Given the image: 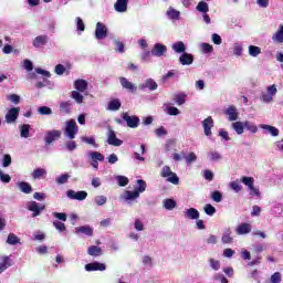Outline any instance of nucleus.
Listing matches in <instances>:
<instances>
[{
	"mask_svg": "<svg viewBox=\"0 0 283 283\" xmlns=\"http://www.w3.org/2000/svg\"><path fill=\"white\" fill-rule=\"evenodd\" d=\"M137 185H139V187L134 191L126 190L124 192L125 200H136V198H140V193L147 189V182H145L143 179L137 180Z\"/></svg>",
	"mask_w": 283,
	"mask_h": 283,
	"instance_id": "nucleus-1",
	"label": "nucleus"
},
{
	"mask_svg": "<svg viewBox=\"0 0 283 283\" xmlns=\"http://www.w3.org/2000/svg\"><path fill=\"white\" fill-rule=\"evenodd\" d=\"M161 178H168V182H171L172 185H179L180 178H178V175L176 172L171 171V168L169 166H164L160 172Z\"/></svg>",
	"mask_w": 283,
	"mask_h": 283,
	"instance_id": "nucleus-2",
	"label": "nucleus"
},
{
	"mask_svg": "<svg viewBox=\"0 0 283 283\" xmlns=\"http://www.w3.org/2000/svg\"><path fill=\"white\" fill-rule=\"evenodd\" d=\"M122 118L126 122L127 127H130V129H136V127L140 125V118L136 115L129 116V113H123Z\"/></svg>",
	"mask_w": 283,
	"mask_h": 283,
	"instance_id": "nucleus-3",
	"label": "nucleus"
},
{
	"mask_svg": "<svg viewBox=\"0 0 283 283\" xmlns=\"http://www.w3.org/2000/svg\"><path fill=\"white\" fill-rule=\"evenodd\" d=\"M76 134H78V126L74 119H71L66 123L65 135L71 140H74V138H76Z\"/></svg>",
	"mask_w": 283,
	"mask_h": 283,
	"instance_id": "nucleus-4",
	"label": "nucleus"
},
{
	"mask_svg": "<svg viewBox=\"0 0 283 283\" xmlns=\"http://www.w3.org/2000/svg\"><path fill=\"white\" fill-rule=\"evenodd\" d=\"M61 136H62L61 130L53 129V130L46 132L44 136L45 145H52V143L59 140Z\"/></svg>",
	"mask_w": 283,
	"mask_h": 283,
	"instance_id": "nucleus-5",
	"label": "nucleus"
},
{
	"mask_svg": "<svg viewBox=\"0 0 283 283\" xmlns=\"http://www.w3.org/2000/svg\"><path fill=\"white\" fill-rule=\"evenodd\" d=\"M95 38L98 41H103V39H107V27L103 22L96 23Z\"/></svg>",
	"mask_w": 283,
	"mask_h": 283,
	"instance_id": "nucleus-6",
	"label": "nucleus"
},
{
	"mask_svg": "<svg viewBox=\"0 0 283 283\" xmlns=\"http://www.w3.org/2000/svg\"><path fill=\"white\" fill-rule=\"evenodd\" d=\"M28 210L32 211V218L41 216V211H45V205H39L36 201H31L28 205Z\"/></svg>",
	"mask_w": 283,
	"mask_h": 283,
	"instance_id": "nucleus-7",
	"label": "nucleus"
},
{
	"mask_svg": "<svg viewBox=\"0 0 283 283\" xmlns=\"http://www.w3.org/2000/svg\"><path fill=\"white\" fill-rule=\"evenodd\" d=\"M21 112L20 107H12L6 114V123L12 124L17 123V118H19V113Z\"/></svg>",
	"mask_w": 283,
	"mask_h": 283,
	"instance_id": "nucleus-8",
	"label": "nucleus"
},
{
	"mask_svg": "<svg viewBox=\"0 0 283 283\" xmlns=\"http://www.w3.org/2000/svg\"><path fill=\"white\" fill-rule=\"evenodd\" d=\"M202 127H203V133L205 136H212L211 129H213V117L208 116L203 122H202Z\"/></svg>",
	"mask_w": 283,
	"mask_h": 283,
	"instance_id": "nucleus-9",
	"label": "nucleus"
},
{
	"mask_svg": "<svg viewBox=\"0 0 283 283\" xmlns=\"http://www.w3.org/2000/svg\"><path fill=\"white\" fill-rule=\"evenodd\" d=\"M167 54V45L161 43H156L151 50L153 56H165Z\"/></svg>",
	"mask_w": 283,
	"mask_h": 283,
	"instance_id": "nucleus-10",
	"label": "nucleus"
},
{
	"mask_svg": "<svg viewBox=\"0 0 283 283\" xmlns=\"http://www.w3.org/2000/svg\"><path fill=\"white\" fill-rule=\"evenodd\" d=\"M12 266V259L8 255H0V275Z\"/></svg>",
	"mask_w": 283,
	"mask_h": 283,
	"instance_id": "nucleus-11",
	"label": "nucleus"
},
{
	"mask_svg": "<svg viewBox=\"0 0 283 283\" xmlns=\"http://www.w3.org/2000/svg\"><path fill=\"white\" fill-rule=\"evenodd\" d=\"M67 198L71 200H85L87 198V192L86 191H74V190H69L66 192Z\"/></svg>",
	"mask_w": 283,
	"mask_h": 283,
	"instance_id": "nucleus-12",
	"label": "nucleus"
},
{
	"mask_svg": "<svg viewBox=\"0 0 283 283\" xmlns=\"http://www.w3.org/2000/svg\"><path fill=\"white\" fill-rule=\"evenodd\" d=\"M107 143L108 145H113V147H120V145H123V140L116 137V132H114L113 129L108 130Z\"/></svg>",
	"mask_w": 283,
	"mask_h": 283,
	"instance_id": "nucleus-13",
	"label": "nucleus"
},
{
	"mask_svg": "<svg viewBox=\"0 0 283 283\" xmlns=\"http://www.w3.org/2000/svg\"><path fill=\"white\" fill-rule=\"evenodd\" d=\"M107 265L105 263L101 262H93L85 265V271L92 272V271H106Z\"/></svg>",
	"mask_w": 283,
	"mask_h": 283,
	"instance_id": "nucleus-14",
	"label": "nucleus"
},
{
	"mask_svg": "<svg viewBox=\"0 0 283 283\" xmlns=\"http://www.w3.org/2000/svg\"><path fill=\"white\" fill-rule=\"evenodd\" d=\"M139 90H149L150 92H154L158 90V83L153 78H148L144 84L139 85Z\"/></svg>",
	"mask_w": 283,
	"mask_h": 283,
	"instance_id": "nucleus-15",
	"label": "nucleus"
},
{
	"mask_svg": "<svg viewBox=\"0 0 283 283\" xmlns=\"http://www.w3.org/2000/svg\"><path fill=\"white\" fill-rule=\"evenodd\" d=\"M224 115L228 116L230 122L233 120H238V108H235V106H229L226 111H224Z\"/></svg>",
	"mask_w": 283,
	"mask_h": 283,
	"instance_id": "nucleus-16",
	"label": "nucleus"
},
{
	"mask_svg": "<svg viewBox=\"0 0 283 283\" xmlns=\"http://www.w3.org/2000/svg\"><path fill=\"white\" fill-rule=\"evenodd\" d=\"M119 83L124 90H128V92H136L137 87L134 83L129 82L127 77H119Z\"/></svg>",
	"mask_w": 283,
	"mask_h": 283,
	"instance_id": "nucleus-17",
	"label": "nucleus"
},
{
	"mask_svg": "<svg viewBox=\"0 0 283 283\" xmlns=\"http://www.w3.org/2000/svg\"><path fill=\"white\" fill-rule=\"evenodd\" d=\"M251 224L243 222L237 227V234L238 235H247V233H251Z\"/></svg>",
	"mask_w": 283,
	"mask_h": 283,
	"instance_id": "nucleus-18",
	"label": "nucleus"
},
{
	"mask_svg": "<svg viewBox=\"0 0 283 283\" xmlns=\"http://www.w3.org/2000/svg\"><path fill=\"white\" fill-rule=\"evenodd\" d=\"M181 65H191L193 63V55L191 53H182L179 57Z\"/></svg>",
	"mask_w": 283,
	"mask_h": 283,
	"instance_id": "nucleus-19",
	"label": "nucleus"
},
{
	"mask_svg": "<svg viewBox=\"0 0 283 283\" xmlns=\"http://www.w3.org/2000/svg\"><path fill=\"white\" fill-rule=\"evenodd\" d=\"M129 0H117L114 4L116 12H127Z\"/></svg>",
	"mask_w": 283,
	"mask_h": 283,
	"instance_id": "nucleus-20",
	"label": "nucleus"
},
{
	"mask_svg": "<svg viewBox=\"0 0 283 283\" xmlns=\"http://www.w3.org/2000/svg\"><path fill=\"white\" fill-rule=\"evenodd\" d=\"M87 253L92 256V258H101V255H103V249L98 245H91L87 249Z\"/></svg>",
	"mask_w": 283,
	"mask_h": 283,
	"instance_id": "nucleus-21",
	"label": "nucleus"
},
{
	"mask_svg": "<svg viewBox=\"0 0 283 283\" xmlns=\"http://www.w3.org/2000/svg\"><path fill=\"white\" fill-rule=\"evenodd\" d=\"M185 218H188L189 220H198V218H200V212L196 208H189L185 212Z\"/></svg>",
	"mask_w": 283,
	"mask_h": 283,
	"instance_id": "nucleus-22",
	"label": "nucleus"
},
{
	"mask_svg": "<svg viewBox=\"0 0 283 283\" xmlns=\"http://www.w3.org/2000/svg\"><path fill=\"white\" fill-rule=\"evenodd\" d=\"M48 44V35H38L33 40V46L34 48H43V45Z\"/></svg>",
	"mask_w": 283,
	"mask_h": 283,
	"instance_id": "nucleus-23",
	"label": "nucleus"
},
{
	"mask_svg": "<svg viewBox=\"0 0 283 283\" xmlns=\"http://www.w3.org/2000/svg\"><path fill=\"white\" fill-rule=\"evenodd\" d=\"M172 50L177 54H185V52L187 51V46H185V42L178 41V42L172 44Z\"/></svg>",
	"mask_w": 283,
	"mask_h": 283,
	"instance_id": "nucleus-24",
	"label": "nucleus"
},
{
	"mask_svg": "<svg viewBox=\"0 0 283 283\" xmlns=\"http://www.w3.org/2000/svg\"><path fill=\"white\" fill-rule=\"evenodd\" d=\"M272 41H274V43H283V23L279 25L277 31L272 36Z\"/></svg>",
	"mask_w": 283,
	"mask_h": 283,
	"instance_id": "nucleus-25",
	"label": "nucleus"
},
{
	"mask_svg": "<svg viewBox=\"0 0 283 283\" xmlns=\"http://www.w3.org/2000/svg\"><path fill=\"white\" fill-rule=\"evenodd\" d=\"M76 233H84V235L92 237L94 235V229L90 226H82L76 228Z\"/></svg>",
	"mask_w": 283,
	"mask_h": 283,
	"instance_id": "nucleus-26",
	"label": "nucleus"
},
{
	"mask_svg": "<svg viewBox=\"0 0 283 283\" xmlns=\"http://www.w3.org/2000/svg\"><path fill=\"white\" fill-rule=\"evenodd\" d=\"M74 88L78 92H85L87 90V81L85 80H76L74 82Z\"/></svg>",
	"mask_w": 283,
	"mask_h": 283,
	"instance_id": "nucleus-27",
	"label": "nucleus"
},
{
	"mask_svg": "<svg viewBox=\"0 0 283 283\" xmlns=\"http://www.w3.org/2000/svg\"><path fill=\"white\" fill-rule=\"evenodd\" d=\"M18 187L22 193H32V186L25 181H19Z\"/></svg>",
	"mask_w": 283,
	"mask_h": 283,
	"instance_id": "nucleus-28",
	"label": "nucleus"
},
{
	"mask_svg": "<svg viewBox=\"0 0 283 283\" xmlns=\"http://www.w3.org/2000/svg\"><path fill=\"white\" fill-rule=\"evenodd\" d=\"M45 176H48V170H45L44 168H36L32 172V178H34L35 180L45 178Z\"/></svg>",
	"mask_w": 283,
	"mask_h": 283,
	"instance_id": "nucleus-29",
	"label": "nucleus"
},
{
	"mask_svg": "<svg viewBox=\"0 0 283 283\" xmlns=\"http://www.w3.org/2000/svg\"><path fill=\"white\" fill-rule=\"evenodd\" d=\"M167 17L170 18L172 21H178V19H180V11L174 9L172 7H170L167 10Z\"/></svg>",
	"mask_w": 283,
	"mask_h": 283,
	"instance_id": "nucleus-30",
	"label": "nucleus"
},
{
	"mask_svg": "<svg viewBox=\"0 0 283 283\" xmlns=\"http://www.w3.org/2000/svg\"><path fill=\"white\" fill-rule=\"evenodd\" d=\"M260 127L261 129H266L271 134V136H280V129L274 126L262 124Z\"/></svg>",
	"mask_w": 283,
	"mask_h": 283,
	"instance_id": "nucleus-31",
	"label": "nucleus"
},
{
	"mask_svg": "<svg viewBox=\"0 0 283 283\" xmlns=\"http://www.w3.org/2000/svg\"><path fill=\"white\" fill-rule=\"evenodd\" d=\"M60 112L62 114H70V112H72V102L60 103Z\"/></svg>",
	"mask_w": 283,
	"mask_h": 283,
	"instance_id": "nucleus-32",
	"label": "nucleus"
},
{
	"mask_svg": "<svg viewBox=\"0 0 283 283\" xmlns=\"http://www.w3.org/2000/svg\"><path fill=\"white\" fill-rule=\"evenodd\" d=\"M120 101L119 99H112L108 103L107 109H109L111 112H118V109H120Z\"/></svg>",
	"mask_w": 283,
	"mask_h": 283,
	"instance_id": "nucleus-33",
	"label": "nucleus"
},
{
	"mask_svg": "<svg viewBox=\"0 0 283 283\" xmlns=\"http://www.w3.org/2000/svg\"><path fill=\"white\" fill-rule=\"evenodd\" d=\"M197 12H201L202 14L209 12V3L205 2V1H200L198 2L197 7H196Z\"/></svg>",
	"mask_w": 283,
	"mask_h": 283,
	"instance_id": "nucleus-34",
	"label": "nucleus"
},
{
	"mask_svg": "<svg viewBox=\"0 0 283 283\" xmlns=\"http://www.w3.org/2000/svg\"><path fill=\"white\" fill-rule=\"evenodd\" d=\"M241 182L245 185L249 189H253V185H255V179L253 177H242Z\"/></svg>",
	"mask_w": 283,
	"mask_h": 283,
	"instance_id": "nucleus-35",
	"label": "nucleus"
},
{
	"mask_svg": "<svg viewBox=\"0 0 283 283\" xmlns=\"http://www.w3.org/2000/svg\"><path fill=\"white\" fill-rule=\"evenodd\" d=\"M21 138H30V124H24L20 127Z\"/></svg>",
	"mask_w": 283,
	"mask_h": 283,
	"instance_id": "nucleus-36",
	"label": "nucleus"
},
{
	"mask_svg": "<svg viewBox=\"0 0 283 283\" xmlns=\"http://www.w3.org/2000/svg\"><path fill=\"white\" fill-rule=\"evenodd\" d=\"M19 242H21V239H19V237H17V234L9 233V235L7 238V244H11L12 247H14V244H19Z\"/></svg>",
	"mask_w": 283,
	"mask_h": 283,
	"instance_id": "nucleus-37",
	"label": "nucleus"
},
{
	"mask_svg": "<svg viewBox=\"0 0 283 283\" xmlns=\"http://www.w3.org/2000/svg\"><path fill=\"white\" fill-rule=\"evenodd\" d=\"M232 129H234V132L239 135L244 134V123L242 122L232 123Z\"/></svg>",
	"mask_w": 283,
	"mask_h": 283,
	"instance_id": "nucleus-38",
	"label": "nucleus"
},
{
	"mask_svg": "<svg viewBox=\"0 0 283 283\" xmlns=\"http://www.w3.org/2000/svg\"><path fill=\"white\" fill-rule=\"evenodd\" d=\"M248 50H249L250 56L255 57V56H259V54H262V49L256 45H250Z\"/></svg>",
	"mask_w": 283,
	"mask_h": 283,
	"instance_id": "nucleus-39",
	"label": "nucleus"
},
{
	"mask_svg": "<svg viewBox=\"0 0 283 283\" xmlns=\"http://www.w3.org/2000/svg\"><path fill=\"white\" fill-rule=\"evenodd\" d=\"M71 98H73L78 105H81V103L84 101L83 95L80 94L78 91L71 92Z\"/></svg>",
	"mask_w": 283,
	"mask_h": 283,
	"instance_id": "nucleus-40",
	"label": "nucleus"
},
{
	"mask_svg": "<svg viewBox=\"0 0 283 283\" xmlns=\"http://www.w3.org/2000/svg\"><path fill=\"white\" fill-rule=\"evenodd\" d=\"M244 129H248V132H251V134L258 133V126L251 122H244L243 123Z\"/></svg>",
	"mask_w": 283,
	"mask_h": 283,
	"instance_id": "nucleus-41",
	"label": "nucleus"
},
{
	"mask_svg": "<svg viewBox=\"0 0 283 283\" xmlns=\"http://www.w3.org/2000/svg\"><path fill=\"white\" fill-rule=\"evenodd\" d=\"M116 180L119 187H127V185H129V179L125 176L119 175L116 177Z\"/></svg>",
	"mask_w": 283,
	"mask_h": 283,
	"instance_id": "nucleus-42",
	"label": "nucleus"
},
{
	"mask_svg": "<svg viewBox=\"0 0 283 283\" xmlns=\"http://www.w3.org/2000/svg\"><path fill=\"white\" fill-rule=\"evenodd\" d=\"M164 207L168 211H171V209H176V200H174V199H166L164 201Z\"/></svg>",
	"mask_w": 283,
	"mask_h": 283,
	"instance_id": "nucleus-43",
	"label": "nucleus"
},
{
	"mask_svg": "<svg viewBox=\"0 0 283 283\" xmlns=\"http://www.w3.org/2000/svg\"><path fill=\"white\" fill-rule=\"evenodd\" d=\"M91 158L92 160H95L98 163H103V160H105V156L98 151L91 153Z\"/></svg>",
	"mask_w": 283,
	"mask_h": 283,
	"instance_id": "nucleus-44",
	"label": "nucleus"
},
{
	"mask_svg": "<svg viewBox=\"0 0 283 283\" xmlns=\"http://www.w3.org/2000/svg\"><path fill=\"white\" fill-rule=\"evenodd\" d=\"M39 114H41V116H50L52 115V108L48 107V106H41L38 108Z\"/></svg>",
	"mask_w": 283,
	"mask_h": 283,
	"instance_id": "nucleus-45",
	"label": "nucleus"
},
{
	"mask_svg": "<svg viewBox=\"0 0 283 283\" xmlns=\"http://www.w3.org/2000/svg\"><path fill=\"white\" fill-rule=\"evenodd\" d=\"M67 180H70V175L64 174V175L59 176L55 179V182H57V185H65V182H67Z\"/></svg>",
	"mask_w": 283,
	"mask_h": 283,
	"instance_id": "nucleus-46",
	"label": "nucleus"
},
{
	"mask_svg": "<svg viewBox=\"0 0 283 283\" xmlns=\"http://www.w3.org/2000/svg\"><path fill=\"white\" fill-rule=\"evenodd\" d=\"M116 52H119V54H123L125 52V43L114 40Z\"/></svg>",
	"mask_w": 283,
	"mask_h": 283,
	"instance_id": "nucleus-47",
	"label": "nucleus"
},
{
	"mask_svg": "<svg viewBox=\"0 0 283 283\" xmlns=\"http://www.w3.org/2000/svg\"><path fill=\"white\" fill-rule=\"evenodd\" d=\"M53 218L61 220L62 222H67V213L65 212H53Z\"/></svg>",
	"mask_w": 283,
	"mask_h": 283,
	"instance_id": "nucleus-48",
	"label": "nucleus"
},
{
	"mask_svg": "<svg viewBox=\"0 0 283 283\" xmlns=\"http://www.w3.org/2000/svg\"><path fill=\"white\" fill-rule=\"evenodd\" d=\"M211 199L214 201V202H222V192L218 191V190H214L212 193H211Z\"/></svg>",
	"mask_w": 283,
	"mask_h": 283,
	"instance_id": "nucleus-49",
	"label": "nucleus"
},
{
	"mask_svg": "<svg viewBox=\"0 0 283 283\" xmlns=\"http://www.w3.org/2000/svg\"><path fill=\"white\" fill-rule=\"evenodd\" d=\"M107 203V197L105 196H97L95 198V205H97V207H103V205Z\"/></svg>",
	"mask_w": 283,
	"mask_h": 283,
	"instance_id": "nucleus-50",
	"label": "nucleus"
},
{
	"mask_svg": "<svg viewBox=\"0 0 283 283\" xmlns=\"http://www.w3.org/2000/svg\"><path fill=\"white\" fill-rule=\"evenodd\" d=\"M223 244H231L233 242V238L231 237V232H226L221 238Z\"/></svg>",
	"mask_w": 283,
	"mask_h": 283,
	"instance_id": "nucleus-51",
	"label": "nucleus"
},
{
	"mask_svg": "<svg viewBox=\"0 0 283 283\" xmlns=\"http://www.w3.org/2000/svg\"><path fill=\"white\" fill-rule=\"evenodd\" d=\"M203 209L207 216H213L216 213V207H213L211 203L206 205Z\"/></svg>",
	"mask_w": 283,
	"mask_h": 283,
	"instance_id": "nucleus-52",
	"label": "nucleus"
},
{
	"mask_svg": "<svg viewBox=\"0 0 283 283\" xmlns=\"http://www.w3.org/2000/svg\"><path fill=\"white\" fill-rule=\"evenodd\" d=\"M53 227H55V229L57 230V231H60L61 233H63V231H65V223H63V222H61V221H59V220H55V221H53Z\"/></svg>",
	"mask_w": 283,
	"mask_h": 283,
	"instance_id": "nucleus-53",
	"label": "nucleus"
},
{
	"mask_svg": "<svg viewBox=\"0 0 283 283\" xmlns=\"http://www.w3.org/2000/svg\"><path fill=\"white\" fill-rule=\"evenodd\" d=\"M187 165H191V163H196L198 160V156H196V153H189L188 156L185 157Z\"/></svg>",
	"mask_w": 283,
	"mask_h": 283,
	"instance_id": "nucleus-54",
	"label": "nucleus"
},
{
	"mask_svg": "<svg viewBox=\"0 0 283 283\" xmlns=\"http://www.w3.org/2000/svg\"><path fill=\"white\" fill-rule=\"evenodd\" d=\"M230 188L235 191V193H240L242 191V186L238 181H231L230 182Z\"/></svg>",
	"mask_w": 283,
	"mask_h": 283,
	"instance_id": "nucleus-55",
	"label": "nucleus"
},
{
	"mask_svg": "<svg viewBox=\"0 0 283 283\" xmlns=\"http://www.w3.org/2000/svg\"><path fill=\"white\" fill-rule=\"evenodd\" d=\"M187 95L185 94H178L175 96V103L178 105H185Z\"/></svg>",
	"mask_w": 283,
	"mask_h": 283,
	"instance_id": "nucleus-56",
	"label": "nucleus"
},
{
	"mask_svg": "<svg viewBox=\"0 0 283 283\" xmlns=\"http://www.w3.org/2000/svg\"><path fill=\"white\" fill-rule=\"evenodd\" d=\"M8 101H11V103H14V105H19V103H21V96L11 94L8 96Z\"/></svg>",
	"mask_w": 283,
	"mask_h": 283,
	"instance_id": "nucleus-57",
	"label": "nucleus"
},
{
	"mask_svg": "<svg viewBox=\"0 0 283 283\" xmlns=\"http://www.w3.org/2000/svg\"><path fill=\"white\" fill-rule=\"evenodd\" d=\"M134 227L136 231H145V224H143V221H140V219L135 220Z\"/></svg>",
	"mask_w": 283,
	"mask_h": 283,
	"instance_id": "nucleus-58",
	"label": "nucleus"
},
{
	"mask_svg": "<svg viewBox=\"0 0 283 283\" xmlns=\"http://www.w3.org/2000/svg\"><path fill=\"white\" fill-rule=\"evenodd\" d=\"M271 282L272 283H281L282 282V274L280 272H275L271 276Z\"/></svg>",
	"mask_w": 283,
	"mask_h": 283,
	"instance_id": "nucleus-59",
	"label": "nucleus"
},
{
	"mask_svg": "<svg viewBox=\"0 0 283 283\" xmlns=\"http://www.w3.org/2000/svg\"><path fill=\"white\" fill-rule=\"evenodd\" d=\"M23 66L27 72H32V70H34V64H32V61L30 60H24Z\"/></svg>",
	"mask_w": 283,
	"mask_h": 283,
	"instance_id": "nucleus-60",
	"label": "nucleus"
},
{
	"mask_svg": "<svg viewBox=\"0 0 283 283\" xmlns=\"http://www.w3.org/2000/svg\"><path fill=\"white\" fill-rule=\"evenodd\" d=\"M202 51L206 54H211V52H213V45H211L209 43H202Z\"/></svg>",
	"mask_w": 283,
	"mask_h": 283,
	"instance_id": "nucleus-61",
	"label": "nucleus"
},
{
	"mask_svg": "<svg viewBox=\"0 0 283 283\" xmlns=\"http://www.w3.org/2000/svg\"><path fill=\"white\" fill-rule=\"evenodd\" d=\"M55 74H57V76H63V74H65V66H63V64H57L55 66Z\"/></svg>",
	"mask_w": 283,
	"mask_h": 283,
	"instance_id": "nucleus-62",
	"label": "nucleus"
},
{
	"mask_svg": "<svg viewBox=\"0 0 283 283\" xmlns=\"http://www.w3.org/2000/svg\"><path fill=\"white\" fill-rule=\"evenodd\" d=\"M220 158H222L220 153H218V151L210 153V160H212V163H218V160H220Z\"/></svg>",
	"mask_w": 283,
	"mask_h": 283,
	"instance_id": "nucleus-63",
	"label": "nucleus"
},
{
	"mask_svg": "<svg viewBox=\"0 0 283 283\" xmlns=\"http://www.w3.org/2000/svg\"><path fill=\"white\" fill-rule=\"evenodd\" d=\"M214 280L220 281L221 283H229V280L226 279L223 274H216Z\"/></svg>",
	"mask_w": 283,
	"mask_h": 283,
	"instance_id": "nucleus-64",
	"label": "nucleus"
}]
</instances>
